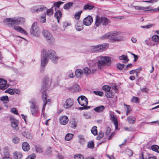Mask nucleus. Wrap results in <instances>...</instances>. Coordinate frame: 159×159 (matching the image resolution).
I'll list each match as a JSON object with an SVG mask.
<instances>
[{
	"mask_svg": "<svg viewBox=\"0 0 159 159\" xmlns=\"http://www.w3.org/2000/svg\"><path fill=\"white\" fill-rule=\"evenodd\" d=\"M102 89L104 91L109 92L111 88L108 85H106L102 87Z\"/></svg>",
	"mask_w": 159,
	"mask_h": 159,
	"instance_id": "45",
	"label": "nucleus"
},
{
	"mask_svg": "<svg viewBox=\"0 0 159 159\" xmlns=\"http://www.w3.org/2000/svg\"><path fill=\"white\" fill-rule=\"evenodd\" d=\"M7 83V81L2 79H0V89L4 90L6 89L7 87L5 84Z\"/></svg>",
	"mask_w": 159,
	"mask_h": 159,
	"instance_id": "18",
	"label": "nucleus"
},
{
	"mask_svg": "<svg viewBox=\"0 0 159 159\" xmlns=\"http://www.w3.org/2000/svg\"><path fill=\"white\" fill-rule=\"evenodd\" d=\"M111 129L109 127H107L106 128V132L105 134L107 135H108L111 132Z\"/></svg>",
	"mask_w": 159,
	"mask_h": 159,
	"instance_id": "62",
	"label": "nucleus"
},
{
	"mask_svg": "<svg viewBox=\"0 0 159 159\" xmlns=\"http://www.w3.org/2000/svg\"><path fill=\"white\" fill-rule=\"evenodd\" d=\"M3 23L4 25L9 27H14V29L18 32L25 35L27 34V32L21 27L19 26H15L16 25L20 24V20H4Z\"/></svg>",
	"mask_w": 159,
	"mask_h": 159,
	"instance_id": "4",
	"label": "nucleus"
},
{
	"mask_svg": "<svg viewBox=\"0 0 159 159\" xmlns=\"http://www.w3.org/2000/svg\"><path fill=\"white\" fill-rule=\"evenodd\" d=\"M75 159H84L83 156L80 154H76L74 156Z\"/></svg>",
	"mask_w": 159,
	"mask_h": 159,
	"instance_id": "44",
	"label": "nucleus"
},
{
	"mask_svg": "<svg viewBox=\"0 0 159 159\" xmlns=\"http://www.w3.org/2000/svg\"><path fill=\"white\" fill-rule=\"evenodd\" d=\"M63 3V2H57L54 4V6L57 8H59L60 5Z\"/></svg>",
	"mask_w": 159,
	"mask_h": 159,
	"instance_id": "49",
	"label": "nucleus"
},
{
	"mask_svg": "<svg viewBox=\"0 0 159 159\" xmlns=\"http://www.w3.org/2000/svg\"><path fill=\"white\" fill-rule=\"evenodd\" d=\"M93 93L96 95L102 96L103 95V93L102 92L95 91H93Z\"/></svg>",
	"mask_w": 159,
	"mask_h": 159,
	"instance_id": "50",
	"label": "nucleus"
},
{
	"mask_svg": "<svg viewBox=\"0 0 159 159\" xmlns=\"http://www.w3.org/2000/svg\"><path fill=\"white\" fill-rule=\"evenodd\" d=\"M79 139V142L80 143H82L84 141V137L83 135H80L78 136Z\"/></svg>",
	"mask_w": 159,
	"mask_h": 159,
	"instance_id": "55",
	"label": "nucleus"
},
{
	"mask_svg": "<svg viewBox=\"0 0 159 159\" xmlns=\"http://www.w3.org/2000/svg\"><path fill=\"white\" fill-rule=\"evenodd\" d=\"M124 105L126 106V108L127 109V112H126V115H128L129 113L131 111V109L129 105L124 104Z\"/></svg>",
	"mask_w": 159,
	"mask_h": 159,
	"instance_id": "53",
	"label": "nucleus"
},
{
	"mask_svg": "<svg viewBox=\"0 0 159 159\" xmlns=\"http://www.w3.org/2000/svg\"><path fill=\"white\" fill-rule=\"evenodd\" d=\"M68 121V118L66 116H62L60 119V122L62 125H66Z\"/></svg>",
	"mask_w": 159,
	"mask_h": 159,
	"instance_id": "15",
	"label": "nucleus"
},
{
	"mask_svg": "<svg viewBox=\"0 0 159 159\" xmlns=\"http://www.w3.org/2000/svg\"><path fill=\"white\" fill-rule=\"evenodd\" d=\"M36 158L35 154L33 153L29 156L26 159H34Z\"/></svg>",
	"mask_w": 159,
	"mask_h": 159,
	"instance_id": "52",
	"label": "nucleus"
},
{
	"mask_svg": "<svg viewBox=\"0 0 159 159\" xmlns=\"http://www.w3.org/2000/svg\"><path fill=\"white\" fill-rule=\"evenodd\" d=\"M13 155L16 159H21L23 156L22 153L19 152H15L13 153Z\"/></svg>",
	"mask_w": 159,
	"mask_h": 159,
	"instance_id": "22",
	"label": "nucleus"
},
{
	"mask_svg": "<svg viewBox=\"0 0 159 159\" xmlns=\"http://www.w3.org/2000/svg\"><path fill=\"white\" fill-rule=\"evenodd\" d=\"M30 104V110L32 115L33 116H36L39 113L38 107L36 105L34 101L31 100L29 102Z\"/></svg>",
	"mask_w": 159,
	"mask_h": 159,
	"instance_id": "7",
	"label": "nucleus"
},
{
	"mask_svg": "<svg viewBox=\"0 0 159 159\" xmlns=\"http://www.w3.org/2000/svg\"><path fill=\"white\" fill-rule=\"evenodd\" d=\"M23 135L26 138L30 137V131L29 130H26L23 133Z\"/></svg>",
	"mask_w": 159,
	"mask_h": 159,
	"instance_id": "31",
	"label": "nucleus"
},
{
	"mask_svg": "<svg viewBox=\"0 0 159 159\" xmlns=\"http://www.w3.org/2000/svg\"><path fill=\"white\" fill-rule=\"evenodd\" d=\"M57 81V80L54 77H52L51 78L47 77L45 79V82L46 84L48 85H50L51 83L56 82Z\"/></svg>",
	"mask_w": 159,
	"mask_h": 159,
	"instance_id": "17",
	"label": "nucleus"
},
{
	"mask_svg": "<svg viewBox=\"0 0 159 159\" xmlns=\"http://www.w3.org/2000/svg\"><path fill=\"white\" fill-rule=\"evenodd\" d=\"M30 32L31 34L34 36H37L40 34V30L37 22H35L33 23L30 29Z\"/></svg>",
	"mask_w": 159,
	"mask_h": 159,
	"instance_id": "8",
	"label": "nucleus"
},
{
	"mask_svg": "<svg viewBox=\"0 0 159 159\" xmlns=\"http://www.w3.org/2000/svg\"><path fill=\"white\" fill-rule=\"evenodd\" d=\"M75 28L76 30L80 31L83 29L82 23L78 21L75 25Z\"/></svg>",
	"mask_w": 159,
	"mask_h": 159,
	"instance_id": "20",
	"label": "nucleus"
},
{
	"mask_svg": "<svg viewBox=\"0 0 159 159\" xmlns=\"http://www.w3.org/2000/svg\"><path fill=\"white\" fill-rule=\"evenodd\" d=\"M24 19V18L23 17H18L17 18H16L15 17H14L12 18H7L5 20H20L21 19L23 20Z\"/></svg>",
	"mask_w": 159,
	"mask_h": 159,
	"instance_id": "43",
	"label": "nucleus"
},
{
	"mask_svg": "<svg viewBox=\"0 0 159 159\" xmlns=\"http://www.w3.org/2000/svg\"><path fill=\"white\" fill-rule=\"evenodd\" d=\"M113 18L115 19H117L119 20L123 19H124V16H117L113 17Z\"/></svg>",
	"mask_w": 159,
	"mask_h": 159,
	"instance_id": "63",
	"label": "nucleus"
},
{
	"mask_svg": "<svg viewBox=\"0 0 159 159\" xmlns=\"http://www.w3.org/2000/svg\"><path fill=\"white\" fill-rule=\"evenodd\" d=\"M11 112L14 114L17 115H18V111L15 108H12L11 110Z\"/></svg>",
	"mask_w": 159,
	"mask_h": 159,
	"instance_id": "60",
	"label": "nucleus"
},
{
	"mask_svg": "<svg viewBox=\"0 0 159 159\" xmlns=\"http://www.w3.org/2000/svg\"><path fill=\"white\" fill-rule=\"evenodd\" d=\"M73 101L70 98L67 99L64 104V107L68 109L71 107L73 105Z\"/></svg>",
	"mask_w": 159,
	"mask_h": 159,
	"instance_id": "12",
	"label": "nucleus"
},
{
	"mask_svg": "<svg viewBox=\"0 0 159 159\" xmlns=\"http://www.w3.org/2000/svg\"><path fill=\"white\" fill-rule=\"evenodd\" d=\"M42 94V99L44 102V104L43 105V108L42 109V112H43V111L45 110V107L47 104L48 102H50V100L49 99L47 100V96L46 95V93L45 91L43 92Z\"/></svg>",
	"mask_w": 159,
	"mask_h": 159,
	"instance_id": "11",
	"label": "nucleus"
},
{
	"mask_svg": "<svg viewBox=\"0 0 159 159\" xmlns=\"http://www.w3.org/2000/svg\"><path fill=\"white\" fill-rule=\"evenodd\" d=\"M1 100L4 102H7L8 101V96H3L1 98Z\"/></svg>",
	"mask_w": 159,
	"mask_h": 159,
	"instance_id": "47",
	"label": "nucleus"
},
{
	"mask_svg": "<svg viewBox=\"0 0 159 159\" xmlns=\"http://www.w3.org/2000/svg\"><path fill=\"white\" fill-rule=\"evenodd\" d=\"M71 127L73 129H75L76 126V122L74 120H73L71 122Z\"/></svg>",
	"mask_w": 159,
	"mask_h": 159,
	"instance_id": "54",
	"label": "nucleus"
},
{
	"mask_svg": "<svg viewBox=\"0 0 159 159\" xmlns=\"http://www.w3.org/2000/svg\"><path fill=\"white\" fill-rule=\"evenodd\" d=\"M152 40L154 42L159 43V36L157 35H153L152 37Z\"/></svg>",
	"mask_w": 159,
	"mask_h": 159,
	"instance_id": "24",
	"label": "nucleus"
},
{
	"mask_svg": "<svg viewBox=\"0 0 159 159\" xmlns=\"http://www.w3.org/2000/svg\"><path fill=\"white\" fill-rule=\"evenodd\" d=\"M105 109V107L103 106L97 107L94 109V110L96 112H100L103 111Z\"/></svg>",
	"mask_w": 159,
	"mask_h": 159,
	"instance_id": "23",
	"label": "nucleus"
},
{
	"mask_svg": "<svg viewBox=\"0 0 159 159\" xmlns=\"http://www.w3.org/2000/svg\"><path fill=\"white\" fill-rule=\"evenodd\" d=\"M75 75L78 78H80L83 75L84 72L81 69H77L75 72Z\"/></svg>",
	"mask_w": 159,
	"mask_h": 159,
	"instance_id": "19",
	"label": "nucleus"
},
{
	"mask_svg": "<svg viewBox=\"0 0 159 159\" xmlns=\"http://www.w3.org/2000/svg\"><path fill=\"white\" fill-rule=\"evenodd\" d=\"M62 16V14L60 11H57L54 14V16L57 20H60Z\"/></svg>",
	"mask_w": 159,
	"mask_h": 159,
	"instance_id": "25",
	"label": "nucleus"
},
{
	"mask_svg": "<svg viewBox=\"0 0 159 159\" xmlns=\"http://www.w3.org/2000/svg\"><path fill=\"white\" fill-rule=\"evenodd\" d=\"M131 101L135 103H138L139 102V99L138 97L134 96L133 97Z\"/></svg>",
	"mask_w": 159,
	"mask_h": 159,
	"instance_id": "46",
	"label": "nucleus"
},
{
	"mask_svg": "<svg viewBox=\"0 0 159 159\" xmlns=\"http://www.w3.org/2000/svg\"><path fill=\"white\" fill-rule=\"evenodd\" d=\"M83 20H93V19L92 16L90 15H89L88 16L85 17Z\"/></svg>",
	"mask_w": 159,
	"mask_h": 159,
	"instance_id": "64",
	"label": "nucleus"
},
{
	"mask_svg": "<svg viewBox=\"0 0 159 159\" xmlns=\"http://www.w3.org/2000/svg\"><path fill=\"white\" fill-rule=\"evenodd\" d=\"M111 119L115 125L116 129H117L118 127V123L116 118L113 115L111 116Z\"/></svg>",
	"mask_w": 159,
	"mask_h": 159,
	"instance_id": "27",
	"label": "nucleus"
},
{
	"mask_svg": "<svg viewBox=\"0 0 159 159\" xmlns=\"http://www.w3.org/2000/svg\"><path fill=\"white\" fill-rule=\"evenodd\" d=\"M73 134H67L65 136V140L66 141H69L71 139L73 136Z\"/></svg>",
	"mask_w": 159,
	"mask_h": 159,
	"instance_id": "30",
	"label": "nucleus"
},
{
	"mask_svg": "<svg viewBox=\"0 0 159 159\" xmlns=\"http://www.w3.org/2000/svg\"><path fill=\"white\" fill-rule=\"evenodd\" d=\"M34 8H35V11L37 12L42 11H45L47 9V7L44 6H41L37 9H35L36 7Z\"/></svg>",
	"mask_w": 159,
	"mask_h": 159,
	"instance_id": "28",
	"label": "nucleus"
},
{
	"mask_svg": "<svg viewBox=\"0 0 159 159\" xmlns=\"http://www.w3.org/2000/svg\"><path fill=\"white\" fill-rule=\"evenodd\" d=\"M94 8V6L90 4H87L84 7V9L85 10H91Z\"/></svg>",
	"mask_w": 159,
	"mask_h": 159,
	"instance_id": "32",
	"label": "nucleus"
},
{
	"mask_svg": "<svg viewBox=\"0 0 159 159\" xmlns=\"http://www.w3.org/2000/svg\"><path fill=\"white\" fill-rule=\"evenodd\" d=\"M149 8L148 7H137V9L139 10H143L144 11H150L152 12H156L159 11V8H156L152 9L149 10L148 9Z\"/></svg>",
	"mask_w": 159,
	"mask_h": 159,
	"instance_id": "13",
	"label": "nucleus"
},
{
	"mask_svg": "<svg viewBox=\"0 0 159 159\" xmlns=\"http://www.w3.org/2000/svg\"><path fill=\"white\" fill-rule=\"evenodd\" d=\"M119 59L120 60H123V62H126L129 61V59L126 56H125L123 55L122 56L119 57Z\"/></svg>",
	"mask_w": 159,
	"mask_h": 159,
	"instance_id": "29",
	"label": "nucleus"
},
{
	"mask_svg": "<svg viewBox=\"0 0 159 159\" xmlns=\"http://www.w3.org/2000/svg\"><path fill=\"white\" fill-rule=\"evenodd\" d=\"M107 47V45L105 44L93 46L91 47L90 50L93 52H101L104 50Z\"/></svg>",
	"mask_w": 159,
	"mask_h": 159,
	"instance_id": "9",
	"label": "nucleus"
},
{
	"mask_svg": "<svg viewBox=\"0 0 159 159\" xmlns=\"http://www.w3.org/2000/svg\"><path fill=\"white\" fill-rule=\"evenodd\" d=\"M22 148L25 151H28L30 149L29 144L26 142H24L22 145Z\"/></svg>",
	"mask_w": 159,
	"mask_h": 159,
	"instance_id": "21",
	"label": "nucleus"
},
{
	"mask_svg": "<svg viewBox=\"0 0 159 159\" xmlns=\"http://www.w3.org/2000/svg\"><path fill=\"white\" fill-rule=\"evenodd\" d=\"M36 151L38 152H43L42 149L39 147L36 146L35 147Z\"/></svg>",
	"mask_w": 159,
	"mask_h": 159,
	"instance_id": "58",
	"label": "nucleus"
},
{
	"mask_svg": "<svg viewBox=\"0 0 159 159\" xmlns=\"http://www.w3.org/2000/svg\"><path fill=\"white\" fill-rule=\"evenodd\" d=\"M42 34L49 44L52 45L55 43V39L49 32L46 30H44L43 31Z\"/></svg>",
	"mask_w": 159,
	"mask_h": 159,
	"instance_id": "6",
	"label": "nucleus"
},
{
	"mask_svg": "<svg viewBox=\"0 0 159 159\" xmlns=\"http://www.w3.org/2000/svg\"><path fill=\"white\" fill-rule=\"evenodd\" d=\"M53 7H52L51 8L47 10L46 14L48 16H50L53 14Z\"/></svg>",
	"mask_w": 159,
	"mask_h": 159,
	"instance_id": "35",
	"label": "nucleus"
},
{
	"mask_svg": "<svg viewBox=\"0 0 159 159\" xmlns=\"http://www.w3.org/2000/svg\"><path fill=\"white\" fill-rule=\"evenodd\" d=\"M96 20H108L106 18L101 16L100 17L98 15H97L96 16Z\"/></svg>",
	"mask_w": 159,
	"mask_h": 159,
	"instance_id": "51",
	"label": "nucleus"
},
{
	"mask_svg": "<svg viewBox=\"0 0 159 159\" xmlns=\"http://www.w3.org/2000/svg\"><path fill=\"white\" fill-rule=\"evenodd\" d=\"M95 62L89 60L88 61V67H85L83 69L84 74L87 76L94 74L97 70V68L95 66Z\"/></svg>",
	"mask_w": 159,
	"mask_h": 159,
	"instance_id": "5",
	"label": "nucleus"
},
{
	"mask_svg": "<svg viewBox=\"0 0 159 159\" xmlns=\"http://www.w3.org/2000/svg\"><path fill=\"white\" fill-rule=\"evenodd\" d=\"M68 77L69 78H73L75 75H74L73 72L71 70H69L67 73Z\"/></svg>",
	"mask_w": 159,
	"mask_h": 159,
	"instance_id": "38",
	"label": "nucleus"
},
{
	"mask_svg": "<svg viewBox=\"0 0 159 159\" xmlns=\"http://www.w3.org/2000/svg\"><path fill=\"white\" fill-rule=\"evenodd\" d=\"M49 58L54 63H56L59 59V57L53 50L51 49H43L41 51V60L42 67H44L47 65Z\"/></svg>",
	"mask_w": 159,
	"mask_h": 159,
	"instance_id": "1",
	"label": "nucleus"
},
{
	"mask_svg": "<svg viewBox=\"0 0 159 159\" xmlns=\"http://www.w3.org/2000/svg\"><path fill=\"white\" fill-rule=\"evenodd\" d=\"M79 103L81 106H87L88 104L87 99L84 96H81L79 97L77 99Z\"/></svg>",
	"mask_w": 159,
	"mask_h": 159,
	"instance_id": "10",
	"label": "nucleus"
},
{
	"mask_svg": "<svg viewBox=\"0 0 159 159\" xmlns=\"http://www.w3.org/2000/svg\"><path fill=\"white\" fill-rule=\"evenodd\" d=\"M5 93H8L11 95L13 94L14 93V91L12 89H9L6 90L5 91Z\"/></svg>",
	"mask_w": 159,
	"mask_h": 159,
	"instance_id": "42",
	"label": "nucleus"
},
{
	"mask_svg": "<svg viewBox=\"0 0 159 159\" xmlns=\"http://www.w3.org/2000/svg\"><path fill=\"white\" fill-rule=\"evenodd\" d=\"M88 147L89 148H93L94 147L93 142L92 141L89 142L88 144Z\"/></svg>",
	"mask_w": 159,
	"mask_h": 159,
	"instance_id": "57",
	"label": "nucleus"
},
{
	"mask_svg": "<svg viewBox=\"0 0 159 159\" xmlns=\"http://www.w3.org/2000/svg\"><path fill=\"white\" fill-rule=\"evenodd\" d=\"M103 135V132L102 131H100L98 133V136L97 137V139L98 140H100L102 138Z\"/></svg>",
	"mask_w": 159,
	"mask_h": 159,
	"instance_id": "48",
	"label": "nucleus"
},
{
	"mask_svg": "<svg viewBox=\"0 0 159 159\" xmlns=\"http://www.w3.org/2000/svg\"><path fill=\"white\" fill-rule=\"evenodd\" d=\"M120 34L119 31H112L108 32L100 37L101 39H109L111 41H119L123 40L124 38L121 36H117Z\"/></svg>",
	"mask_w": 159,
	"mask_h": 159,
	"instance_id": "3",
	"label": "nucleus"
},
{
	"mask_svg": "<svg viewBox=\"0 0 159 159\" xmlns=\"http://www.w3.org/2000/svg\"><path fill=\"white\" fill-rule=\"evenodd\" d=\"M117 68L120 70H122L124 66V65L120 63L117 64Z\"/></svg>",
	"mask_w": 159,
	"mask_h": 159,
	"instance_id": "59",
	"label": "nucleus"
},
{
	"mask_svg": "<svg viewBox=\"0 0 159 159\" xmlns=\"http://www.w3.org/2000/svg\"><path fill=\"white\" fill-rule=\"evenodd\" d=\"M11 126L13 129L16 130H18L19 129L18 126V122L16 120H11Z\"/></svg>",
	"mask_w": 159,
	"mask_h": 159,
	"instance_id": "16",
	"label": "nucleus"
},
{
	"mask_svg": "<svg viewBox=\"0 0 159 159\" xmlns=\"http://www.w3.org/2000/svg\"><path fill=\"white\" fill-rule=\"evenodd\" d=\"M91 61L95 62V66L99 69H101L105 66H110L111 64V58L107 56H99Z\"/></svg>",
	"mask_w": 159,
	"mask_h": 159,
	"instance_id": "2",
	"label": "nucleus"
},
{
	"mask_svg": "<svg viewBox=\"0 0 159 159\" xmlns=\"http://www.w3.org/2000/svg\"><path fill=\"white\" fill-rule=\"evenodd\" d=\"M136 118L135 117L130 116L128 117L127 120L130 124H134L136 121Z\"/></svg>",
	"mask_w": 159,
	"mask_h": 159,
	"instance_id": "26",
	"label": "nucleus"
},
{
	"mask_svg": "<svg viewBox=\"0 0 159 159\" xmlns=\"http://www.w3.org/2000/svg\"><path fill=\"white\" fill-rule=\"evenodd\" d=\"M152 149L154 151L159 153V147L157 145H154L151 147Z\"/></svg>",
	"mask_w": 159,
	"mask_h": 159,
	"instance_id": "36",
	"label": "nucleus"
},
{
	"mask_svg": "<svg viewBox=\"0 0 159 159\" xmlns=\"http://www.w3.org/2000/svg\"><path fill=\"white\" fill-rule=\"evenodd\" d=\"M3 153L2 159H12L10 157L8 149L7 148H5L4 149Z\"/></svg>",
	"mask_w": 159,
	"mask_h": 159,
	"instance_id": "14",
	"label": "nucleus"
},
{
	"mask_svg": "<svg viewBox=\"0 0 159 159\" xmlns=\"http://www.w3.org/2000/svg\"><path fill=\"white\" fill-rule=\"evenodd\" d=\"M73 3L69 2L65 4L64 6V8L65 9H70L73 5Z\"/></svg>",
	"mask_w": 159,
	"mask_h": 159,
	"instance_id": "33",
	"label": "nucleus"
},
{
	"mask_svg": "<svg viewBox=\"0 0 159 159\" xmlns=\"http://www.w3.org/2000/svg\"><path fill=\"white\" fill-rule=\"evenodd\" d=\"M155 25L154 24H149L148 25H146L144 26H141V27L143 28H149L151 27H152L154 26Z\"/></svg>",
	"mask_w": 159,
	"mask_h": 159,
	"instance_id": "41",
	"label": "nucleus"
},
{
	"mask_svg": "<svg viewBox=\"0 0 159 159\" xmlns=\"http://www.w3.org/2000/svg\"><path fill=\"white\" fill-rule=\"evenodd\" d=\"M101 24L103 25H107L109 22V20H101Z\"/></svg>",
	"mask_w": 159,
	"mask_h": 159,
	"instance_id": "61",
	"label": "nucleus"
},
{
	"mask_svg": "<svg viewBox=\"0 0 159 159\" xmlns=\"http://www.w3.org/2000/svg\"><path fill=\"white\" fill-rule=\"evenodd\" d=\"M12 141L14 144H18L20 142V139L18 137H15L12 139Z\"/></svg>",
	"mask_w": 159,
	"mask_h": 159,
	"instance_id": "34",
	"label": "nucleus"
},
{
	"mask_svg": "<svg viewBox=\"0 0 159 159\" xmlns=\"http://www.w3.org/2000/svg\"><path fill=\"white\" fill-rule=\"evenodd\" d=\"M73 88L75 91H78L80 89V87L78 84H75L74 85Z\"/></svg>",
	"mask_w": 159,
	"mask_h": 159,
	"instance_id": "56",
	"label": "nucleus"
},
{
	"mask_svg": "<svg viewBox=\"0 0 159 159\" xmlns=\"http://www.w3.org/2000/svg\"><path fill=\"white\" fill-rule=\"evenodd\" d=\"M92 133L94 135H96L97 134V127L93 126L91 130Z\"/></svg>",
	"mask_w": 159,
	"mask_h": 159,
	"instance_id": "40",
	"label": "nucleus"
},
{
	"mask_svg": "<svg viewBox=\"0 0 159 159\" xmlns=\"http://www.w3.org/2000/svg\"><path fill=\"white\" fill-rule=\"evenodd\" d=\"M82 11H80L75 13L74 16L75 19L77 20H79L80 19V15L82 13Z\"/></svg>",
	"mask_w": 159,
	"mask_h": 159,
	"instance_id": "37",
	"label": "nucleus"
},
{
	"mask_svg": "<svg viewBox=\"0 0 159 159\" xmlns=\"http://www.w3.org/2000/svg\"><path fill=\"white\" fill-rule=\"evenodd\" d=\"M93 20H83V24L86 26L90 25L92 23Z\"/></svg>",
	"mask_w": 159,
	"mask_h": 159,
	"instance_id": "39",
	"label": "nucleus"
}]
</instances>
